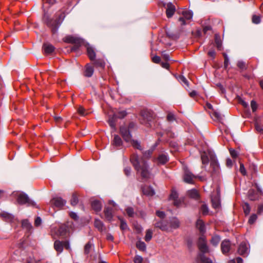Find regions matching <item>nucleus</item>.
Wrapping results in <instances>:
<instances>
[{"label":"nucleus","instance_id":"nucleus-1","mask_svg":"<svg viewBox=\"0 0 263 263\" xmlns=\"http://www.w3.org/2000/svg\"><path fill=\"white\" fill-rule=\"evenodd\" d=\"M130 161L138 173H140L143 179H147L149 176L148 170V165L146 162L143 158H139L138 156L134 154L131 156Z\"/></svg>","mask_w":263,"mask_h":263},{"label":"nucleus","instance_id":"nucleus-2","mask_svg":"<svg viewBox=\"0 0 263 263\" xmlns=\"http://www.w3.org/2000/svg\"><path fill=\"white\" fill-rule=\"evenodd\" d=\"M201 159L203 165H207L210 160V166L212 168L211 176L214 177L217 176L219 173V166L215 155L211 152H204L201 154Z\"/></svg>","mask_w":263,"mask_h":263},{"label":"nucleus","instance_id":"nucleus-3","mask_svg":"<svg viewBox=\"0 0 263 263\" xmlns=\"http://www.w3.org/2000/svg\"><path fill=\"white\" fill-rule=\"evenodd\" d=\"M198 246L199 250L202 252V254H199L196 259L197 263H213L212 261L206 257L203 254L209 251V248L207 246L205 237L204 235H201L198 241Z\"/></svg>","mask_w":263,"mask_h":263},{"label":"nucleus","instance_id":"nucleus-4","mask_svg":"<svg viewBox=\"0 0 263 263\" xmlns=\"http://www.w3.org/2000/svg\"><path fill=\"white\" fill-rule=\"evenodd\" d=\"M64 14H61L58 18L55 20H52L49 18V16L47 13L44 12L43 16V21L46 24V25L51 28L53 33H55L61 24L62 21L64 18Z\"/></svg>","mask_w":263,"mask_h":263},{"label":"nucleus","instance_id":"nucleus-5","mask_svg":"<svg viewBox=\"0 0 263 263\" xmlns=\"http://www.w3.org/2000/svg\"><path fill=\"white\" fill-rule=\"evenodd\" d=\"M14 196L17 198V201L20 204H33V202L30 200L27 194L20 192H14L13 193Z\"/></svg>","mask_w":263,"mask_h":263},{"label":"nucleus","instance_id":"nucleus-6","mask_svg":"<svg viewBox=\"0 0 263 263\" xmlns=\"http://www.w3.org/2000/svg\"><path fill=\"white\" fill-rule=\"evenodd\" d=\"M134 126V123H130L128 127L124 126L120 127V134H121L124 140L126 142H129L131 140L132 135L129 130V128H133Z\"/></svg>","mask_w":263,"mask_h":263},{"label":"nucleus","instance_id":"nucleus-7","mask_svg":"<svg viewBox=\"0 0 263 263\" xmlns=\"http://www.w3.org/2000/svg\"><path fill=\"white\" fill-rule=\"evenodd\" d=\"M238 252L239 255L247 257L250 253V247L248 243L246 242H241L239 246Z\"/></svg>","mask_w":263,"mask_h":263},{"label":"nucleus","instance_id":"nucleus-8","mask_svg":"<svg viewBox=\"0 0 263 263\" xmlns=\"http://www.w3.org/2000/svg\"><path fill=\"white\" fill-rule=\"evenodd\" d=\"M66 202L65 200L60 197H53L50 200V203L52 206L59 209L62 208L66 204Z\"/></svg>","mask_w":263,"mask_h":263},{"label":"nucleus","instance_id":"nucleus-9","mask_svg":"<svg viewBox=\"0 0 263 263\" xmlns=\"http://www.w3.org/2000/svg\"><path fill=\"white\" fill-rule=\"evenodd\" d=\"M197 177L193 175L186 167L184 168L183 180L187 183H193L194 179Z\"/></svg>","mask_w":263,"mask_h":263},{"label":"nucleus","instance_id":"nucleus-10","mask_svg":"<svg viewBox=\"0 0 263 263\" xmlns=\"http://www.w3.org/2000/svg\"><path fill=\"white\" fill-rule=\"evenodd\" d=\"M169 221L161 220L155 224V227L160 229L163 231L171 232V228L169 227Z\"/></svg>","mask_w":263,"mask_h":263},{"label":"nucleus","instance_id":"nucleus-11","mask_svg":"<svg viewBox=\"0 0 263 263\" xmlns=\"http://www.w3.org/2000/svg\"><path fill=\"white\" fill-rule=\"evenodd\" d=\"M193 12L190 10H185L182 12V16L179 17V21L180 22L181 25H184L186 24V20H191L193 17Z\"/></svg>","mask_w":263,"mask_h":263},{"label":"nucleus","instance_id":"nucleus-12","mask_svg":"<svg viewBox=\"0 0 263 263\" xmlns=\"http://www.w3.org/2000/svg\"><path fill=\"white\" fill-rule=\"evenodd\" d=\"M256 188L257 191L254 189H250L248 191V197L251 200H256L259 197V194H262V191L257 185H256Z\"/></svg>","mask_w":263,"mask_h":263},{"label":"nucleus","instance_id":"nucleus-13","mask_svg":"<svg viewBox=\"0 0 263 263\" xmlns=\"http://www.w3.org/2000/svg\"><path fill=\"white\" fill-rule=\"evenodd\" d=\"M231 249V243L229 240L225 239L221 243V250L222 253L227 255Z\"/></svg>","mask_w":263,"mask_h":263},{"label":"nucleus","instance_id":"nucleus-14","mask_svg":"<svg viewBox=\"0 0 263 263\" xmlns=\"http://www.w3.org/2000/svg\"><path fill=\"white\" fill-rule=\"evenodd\" d=\"M170 199L174 200V204L176 206H179L181 204V200L178 199V194L175 190H172L170 196Z\"/></svg>","mask_w":263,"mask_h":263},{"label":"nucleus","instance_id":"nucleus-15","mask_svg":"<svg viewBox=\"0 0 263 263\" xmlns=\"http://www.w3.org/2000/svg\"><path fill=\"white\" fill-rule=\"evenodd\" d=\"M220 191L219 189H217V196L215 197H211V201L213 207L215 209H217L220 206V199H219Z\"/></svg>","mask_w":263,"mask_h":263},{"label":"nucleus","instance_id":"nucleus-16","mask_svg":"<svg viewBox=\"0 0 263 263\" xmlns=\"http://www.w3.org/2000/svg\"><path fill=\"white\" fill-rule=\"evenodd\" d=\"M169 224L171 232H172L173 229H176L179 227L180 222L177 218L172 217L169 221Z\"/></svg>","mask_w":263,"mask_h":263},{"label":"nucleus","instance_id":"nucleus-17","mask_svg":"<svg viewBox=\"0 0 263 263\" xmlns=\"http://www.w3.org/2000/svg\"><path fill=\"white\" fill-rule=\"evenodd\" d=\"M196 228L198 229L201 235H204L206 229L204 222L200 219H198L196 223Z\"/></svg>","mask_w":263,"mask_h":263},{"label":"nucleus","instance_id":"nucleus-18","mask_svg":"<svg viewBox=\"0 0 263 263\" xmlns=\"http://www.w3.org/2000/svg\"><path fill=\"white\" fill-rule=\"evenodd\" d=\"M66 40L69 43L74 44L77 46L76 48H78L83 42L82 39L74 36H68Z\"/></svg>","mask_w":263,"mask_h":263},{"label":"nucleus","instance_id":"nucleus-19","mask_svg":"<svg viewBox=\"0 0 263 263\" xmlns=\"http://www.w3.org/2000/svg\"><path fill=\"white\" fill-rule=\"evenodd\" d=\"M175 10V7L174 5L171 3L167 4L166 10L167 17L168 18L171 17L174 14Z\"/></svg>","mask_w":263,"mask_h":263},{"label":"nucleus","instance_id":"nucleus-20","mask_svg":"<svg viewBox=\"0 0 263 263\" xmlns=\"http://www.w3.org/2000/svg\"><path fill=\"white\" fill-rule=\"evenodd\" d=\"M105 217L109 221H111L113 217L112 209L109 207H105L104 210Z\"/></svg>","mask_w":263,"mask_h":263},{"label":"nucleus","instance_id":"nucleus-21","mask_svg":"<svg viewBox=\"0 0 263 263\" xmlns=\"http://www.w3.org/2000/svg\"><path fill=\"white\" fill-rule=\"evenodd\" d=\"M142 192L144 194L148 196H152L155 194V191L150 186H144L142 187Z\"/></svg>","mask_w":263,"mask_h":263},{"label":"nucleus","instance_id":"nucleus-22","mask_svg":"<svg viewBox=\"0 0 263 263\" xmlns=\"http://www.w3.org/2000/svg\"><path fill=\"white\" fill-rule=\"evenodd\" d=\"M157 160L159 164H164L168 161V157L165 154H161L158 157Z\"/></svg>","mask_w":263,"mask_h":263},{"label":"nucleus","instance_id":"nucleus-23","mask_svg":"<svg viewBox=\"0 0 263 263\" xmlns=\"http://www.w3.org/2000/svg\"><path fill=\"white\" fill-rule=\"evenodd\" d=\"M22 228L25 229L28 232H31L32 226L30 222L27 219H24L22 221Z\"/></svg>","mask_w":263,"mask_h":263},{"label":"nucleus","instance_id":"nucleus-24","mask_svg":"<svg viewBox=\"0 0 263 263\" xmlns=\"http://www.w3.org/2000/svg\"><path fill=\"white\" fill-rule=\"evenodd\" d=\"M43 48L46 54H50L54 50V47L51 44L49 43H45L43 46Z\"/></svg>","mask_w":263,"mask_h":263},{"label":"nucleus","instance_id":"nucleus-25","mask_svg":"<svg viewBox=\"0 0 263 263\" xmlns=\"http://www.w3.org/2000/svg\"><path fill=\"white\" fill-rule=\"evenodd\" d=\"M87 54L91 60H95L96 58V53L93 49V48L89 46V45H87Z\"/></svg>","mask_w":263,"mask_h":263},{"label":"nucleus","instance_id":"nucleus-26","mask_svg":"<svg viewBox=\"0 0 263 263\" xmlns=\"http://www.w3.org/2000/svg\"><path fill=\"white\" fill-rule=\"evenodd\" d=\"M54 248L55 250L59 252V253L62 252L63 250V241H60L59 240L55 241L54 243Z\"/></svg>","mask_w":263,"mask_h":263},{"label":"nucleus","instance_id":"nucleus-27","mask_svg":"<svg viewBox=\"0 0 263 263\" xmlns=\"http://www.w3.org/2000/svg\"><path fill=\"white\" fill-rule=\"evenodd\" d=\"M211 116L214 120L218 121H221L223 118L221 114L216 110H213V112L211 113Z\"/></svg>","mask_w":263,"mask_h":263},{"label":"nucleus","instance_id":"nucleus-28","mask_svg":"<svg viewBox=\"0 0 263 263\" xmlns=\"http://www.w3.org/2000/svg\"><path fill=\"white\" fill-rule=\"evenodd\" d=\"M91 206L93 210L96 212H99L101 211L102 205L100 201L98 200H94L91 203Z\"/></svg>","mask_w":263,"mask_h":263},{"label":"nucleus","instance_id":"nucleus-29","mask_svg":"<svg viewBox=\"0 0 263 263\" xmlns=\"http://www.w3.org/2000/svg\"><path fill=\"white\" fill-rule=\"evenodd\" d=\"M93 72V68L89 65H87L84 72L85 76L87 77H91L92 76Z\"/></svg>","mask_w":263,"mask_h":263},{"label":"nucleus","instance_id":"nucleus-30","mask_svg":"<svg viewBox=\"0 0 263 263\" xmlns=\"http://www.w3.org/2000/svg\"><path fill=\"white\" fill-rule=\"evenodd\" d=\"M112 144L116 147H120L122 144V140L118 135H115L112 141Z\"/></svg>","mask_w":263,"mask_h":263},{"label":"nucleus","instance_id":"nucleus-31","mask_svg":"<svg viewBox=\"0 0 263 263\" xmlns=\"http://www.w3.org/2000/svg\"><path fill=\"white\" fill-rule=\"evenodd\" d=\"M0 215L2 218L8 221H11L14 218L12 214L4 211L1 212Z\"/></svg>","mask_w":263,"mask_h":263},{"label":"nucleus","instance_id":"nucleus-32","mask_svg":"<svg viewBox=\"0 0 263 263\" xmlns=\"http://www.w3.org/2000/svg\"><path fill=\"white\" fill-rule=\"evenodd\" d=\"M117 119V116H115V114L113 116L109 117L108 119V124L112 129H116V122Z\"/></svg>","mask_w":263,"mask_h":263},{"label":"nucleus","instance_id":"nucleus-33","mask_svg":"<svg viewBox=\"0 0 263 263\" xmlns=\"http://www.w3.org/2000/svg\"><path fill=\"white\" fill-rule=\"evenodd\" d=\"M136 247L137 248L141 251H146V246L144 242L141 241V240H138L136 242Z\"/></svg>","mask_w":263,"mask_h":263},{"label":"nucleus","instance_id":"nucleus-34","mask_svg":"<svg viewBox=\"0 0 263 263\" xmlns=\"http://www.w3.org/2000/svg\"><path fill=\"white\" fill-rule=\"evenodd\" d=\"M215 43L216 46L218 50H221L222 47V42L220 36L219 34H215Z\"/></svg>","mask_w":263,"mask_h":263},{"label":"nucleus","instance_id":"nucleus-35","mask_svg":"<svg viewBox=\"0 0 263 263\" xmlns=\"http://www.w3.org/2000/svg\"><path fill=\"white\" fill-rule=\"evenodd\" d=\"M95 227L100 231H102L104 229V224L99 219H95L94 222Z\"/></svg>","mask_w":263,"mask_h":263},{"label":"nucleus","instance_id":"nucleus-36","mask_svg":"<svg viewBox=\"0 0 263 263\" xmlns=\"http://www.w3.org/2000/svg\"><path fill=\"white\" fill-rule=\"evenodd\" d=\"M187 195L192 198L197 199L199 196L197 191L195 189H192L188 191Z\"/></svg>","mask_w":263,"mask_h":263},{"label":"nucleus","instance_id":"nucleus-37","mask_svg":"<svg viewBox=\"0 0 263 263\" xmlns=\"http://www.w3.org/2000/svg\"><path fill=\"white\" fill-rule=\"evenodd\" d=\"M220 241V237L218 235H214L211 240V243L214 246H217Z\"/></svg>","mask_w":263,"mask_h":263},{"label":"nucleus","instance_id":"nucleus-38","mask_svg":"<svg viewBox=\"0 0 263 263\" xmlns=\"http://www.w3.org/2000/svg\"><path fill=\"white\" fill-rule=\"evenodd\" d=\"M153 235V231L151 229H148L146 231V235L145 236V240L147 242L149 241L152 238Z\"/></svg>","mask_w":263,"mask_h":263},{"label":"nucleus","instance_id":"nucleus-39","mask_svg":"<svg viewBox=\"0 0 263 263\" xmlns=\"http://www.w3.org/2000/svg\"><path fill=\"white\" fill-rule=\"evenodd\" d=\"M125 210L127 215L130 217H134L135 215L137 214L135 213L134 209L132 207H127Z\"/></svg>","mask_w":263,"mask_h":263},{"label":"nucleus","instance_id":"nucleus-40","mask_svg":"<svg viewBox=\"0 0 263 263\" xmlns=\"http://www.w3.org/2000/svg\"><path fill=\"white\" fill-rule=\"evenodd\" d=\"M242 208H243V211H244V213H245V214L248 215L250 213V211H251V208H250L249 204L248 203L245 202L243 204Z\"/></svg>","mask_w":263,"mask_h":263},{"label":"nucleus","instance_id":"nucleus-41","mask_svg":"<svg viewBox=\"0 0 263 263\" xmlns=\"http://www.w3.org/2000/svg\"><path fill=\"white\" fill-rule=\"evenodd\" d=\"M141 115L144 118L147 119V120L149 121L151 119V112L147 110H143L141 112Z\"/></svg>","mask_w":263,"mask_h":263},{"label":"nucleus","instance_id":"nucleus-42","mask_svg":"<svg viewBox=\"0 0 263 263\" xmlns=\"http://www.w3.org/2000/svg\"><path fill=\"white\" fill-rule=\"evenodd\" d=\"M91 247H92V244L90 243V242H87L85 245V247H84V253L85 254H88L90 252Z\"/></svg>","mask_w":263,"mask_h":263},{"label":"nucleus","instance_id":"nucleus-43","mask_svg":"<svg viewBox=\"0 0 263 263\" xmlns=\"http://www.w3.org/2000/svg\"><path fill=\"white\" fill-rule=\"evenodd\" d=\"M200 212L203 215H206L209 213V208L206 204H202L200 208Z\"/></svg>","mask_w":263,"mask_h":263},{"label":"nucleus","instance_id":"nucleus-44","mask_svg":"<svg viewBox=\"0 0 263 263\" xmlns=\"http://www.w3.org/2000/svg\"><path fill=\"white\" fill-rule=\"evenodd\" d=\"M115 116H117V118L118 119H122L124 118L126 115L127 112L125 110H121L118 112L117 114H115Z\"/></svg>","mask_w":263,"mask_h":263},{"label":"nucleus","instance_id":"nucleus-45","mask_svg":"<svg viewBox=\"0 0 263 263\" xmlns=\"http://www.w3.org/2000/svg\"><path fill=\"white\" fill-rule=\"evenodd\" d=\"M78 202V198L77 195L74 194L72 195L71 199V204L72 205H76Z\"/></svg>","mask_w":263,"mask_h":263},{"label":"nucleus","instance_id":"nucleus-46","mask_svg":"<svg viewBox=\"0 0 263 263\" xmlns=\"http://www.w3.org/2000/svg\"><path fill=\"white\" fill-rule=\"evenodd\" d=\"M237 65L240 69L242 70L246 69V63L242 61H238Z\"/></svg>","mask_w":263,"mask_h":263},{"label":"nucleus","instance_id":"nucleus-47","mask_svg":"<svg viewBox=\"0 0 263 263\" xmlns=\"http://www.w3.org/2000/svg\"><path fill=\"white\" fill-rule=\"evenodd\" d=\"M257 216L256 214H252L250 217V218L249 219V223L251 224H253L254 223V222L257 219Z\"/></svg>","mask_w":263,"mask_h":263},{"label":"nucleus","instance_id":"nucleus-48","mask_svg":"<svg viewBox=\"0 0 263 263\" xmlns=\"http://www.w3.org/2000/svg\"><path fill=\"white\" fill-rule=\"evenodd\" d=\"M95 64L100 67H104L105 66V62L102 60H97L95 62Z\"/></svg>","mask_w":263,"mask_h":263},{"label":"nucleus","instance_id":"nucleus-49","mask_svg":"<svg viewBox=\"0 0 263 263\" xmlns=\"http://www.w3.org/2000/svg\"><path fill=\"white\" fill-rule=\"evenodd\" d=\"M256 130L260 134L263 135V128L261 126L256 122L255 124Z\"/></svg>","mask_w":263,"mask_h":263},{"label":"nucleus","instance_id":"nucleus-50","mask_svg":"<svg viewBox=\"0 0 263 263\" xmlns=\"http://www.w3.org/2000/svg\"><path fill=\"white\" fill-rule=\"evenodd\" d=\"M167 120L168 121H173L175 120L174 114L172 112H169L167 115Z\"/></svg>","mask_w":263,"mask_h":263},{"label":"nucleus","instance_id":"nucleus-51","mask_svg":"<svg viewBox=\"0 0 263 263\" xmlns=\"http://www.w3.org/2000/svg\"><path fill=\"white\" fill-rule=\"evenodd\" d=\"M260 22V17L257 15H253L252 17V22L254 24H259Z\"/></svg>","mask_w":263,"mask_h":263},{"label":"nucleus","instance_id":"nucleus-52","mask_svg":"<svg viewBox=\"0 0 263 263\" xmlns=\"http://www.w3.org/2000/svg\"><path fill=\"white\" fill-rule=\"evenodd\" d=\"M132 144L133 147H135V148H137L138 149H141L140 144L138 141H135V140H133L132 142Z\"/></svg>","mask_w":263,"mask_h":263},{"label":"nucleus","instance_id":"nucleus-53","mask_svg":"<svg viewBox=\"0 0 263 263\" xmlns=\"http://www.w3.org/2000/svg\"><path fill=\"white\" fill-rule=\"evenodd\" d=\"M156 215L161 219L164 218L165 214L163 211H157L156 212Z\"/></svg>","mask_w":263,"mask_h":263},{"label":"nucleus","instance_id":"nucleus-54","mask_svg":"<svg viewBox=\"0 0 263 263\" xmlns=\"http://www.w3.org/2000/svg\"><path fill=\"white\" fill-rule=\"evenodd\" d=\"M121 224L120 228L122 230H124L127 228V225L126 223L122 219L120 220Z\"/></svg>","mask_w":263,"mask_h":263},{"label":"nucleus","instance_id":"nucleus-55","mask_svg":"<svg viewBox=\"0 0 263 263\" xmlns=\"http://www.w3.org/2000/svg\"><path fill=\"white\" fill-rule=\"evenodd\" d=\"M224 67L227 68L228 66L229 63V59L226 54H224Z\"/></svg>","mask_w":263,"mask_h":263},{"label":"nucleus","instance_id":"nucleus-56","mask_svg":"<svg viewBox=\"0 0 263 263\" xmlns=\"http://www.w3.org/2000/svg\"><path fill=\"white\" fill-rule=\"evenodd\" d=\"M251 106L253 112L255 111L257 109V105L255 101L252 100L251 102Z\"/></svg>","mask_w":263,"mask_h":263},{"label":"nucleus","instance_id":"nucleus-57","mask_svg":"<svg viewBox=\"0 0 263 263\" xmlns=\"http://www.w3.org/2000/svg\"><path fill=\"white\" fill-rule=\"evenodd\" d=\"M42 223V219L40 217H37L34 221V225L36 227L40 226Z\"/></svg>","mask_w":263,"mask_h":263},{"label":"nucleus","instance_id":"nucleus-58","mask_svg":"<svg viewBox=\"0 0 263 263\" xmlns=\"http://www.w3.org/2000/svg\"><path fill=\"white\" fill-rule=\"evenodd\" d=\"M78 112L82 116H85L86 115L85 110L82 107H79L78 108Z\"/></svg>","mask_w":263,"mask_h":263},{"label":"nucleus","instance_id":"nucleus-59","mask_svg":"<svg viewBox=\"0 0 263 263\" xmlns=\"http://www.w3.org/2000/svg\"><path fill=\"white\" fill-rule=\"evenodd\" d=\"M124 171L125 174L127 176H128L130 174L131 168L129 166H127V167L124 168Z\"/></svg>","mask_w":263,"mask_h":263},{"label":"nucleus","instance_id":"nucleus-60","mask_svg":"<svg viewBox=\"0 0 263 263\" xmlns=\"http://www.w3.org/2000/svg\"><path fill=\"white\" fill-rule=\"evenodd\" d=\"M229 151H230V154L233 158L237 157V153L235 149L231 148V149H230Z\"/></svg>","mask_w":263,"mask_h":263},{"label":"nucleus","instance_id":"nucleus-61","mask_svg":"<svg viewBox=\"0 0 263 263\" xmlns=\"http://www.w3.org/2000/svg\"><path fill=\"white\" fill-rule=\"evenodd\" d=\"M69 216H70V217L72 219H73L74 220H78V218H79V217L77 215V213H74V212H71L70 213H69Z\"/></svg>","mask_w":263,"mask_h":263},{"label":"nucleus","instance_id":"nucleus-62","mask_svg":"<svg viewBox=\"0 0 263 263\" xmlns=\"http://www.w3.org/2000/svg\"><path fill=\"white\" fill-rule=\"evenodd\" d=\"M239 171L243 175H245L246 174V170L243 164L241 163L240 165Z\"/></svg>","mask_w":263,"mask_h":263},{"label":"nucleus","instance_id":"nucleus-63","mask_svg":"<svg viewBox=\"0 0 263 263\" xmlns=\"http://www.w3.org/2000/svg\"><path fill=\"white\" fill-rule=\"evenodd\" d=\"M152 61L155 63H160L161 60L159 56L156 55L152 58Z\"/></svg>","mask_w":263,"mask_h":263},{"label":"nucleus","instance_id":"nucleus-64","mask_svg":"<svg viewBox=\"0 0 263 263\" xmlns=\"http://www.w3.org/2000/svg\"><path fill=\"white\" fill-rule=\"evenodd\" d=\"M179 80L184 84L188 85V81L184 77L182 76H180Z\"/></svg>","mask_w":263,"mask_h":263}]
</instances>
